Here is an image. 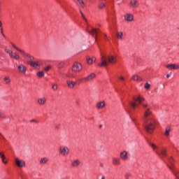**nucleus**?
<instances>
[{"label":"nucleus","instance_id":"obj_1","mask_svg":"<svg viewBox=\"0 0 179 179\" xmlns=\"http://www.w3.org/2000/svg\"><path fill=\"white\" fill-rule=\"evenodd\" d=\"M136 101L138 104H141L144 111V118L146 121V125L145 129L148 134H152L155 127L157 125V121L152 117V113L150 108L148 107V103L145 101V99L141 95H138L133 98L132 101H129V104L133 110H135L137 106Z\"/></svg>","mask_w":179,"mask_h":179},{"label":"nucleus","instance_id":"obj_2","mask_svg":"<svg viewBox=\"0 0 179 179\" xmlns=\"http://www.w3.org/2000/svg\"><path fill=\"white\" fill-rule=\"evenodd\" d=\"M101 62L99 64V66H107V65L110 63V64H115L117 62V58L115 56H113L112 55H109L106 57L102 55L101 53Z\"/></svg>","mask_w":179,"mask_h":179},{"label":"nucleus","instance_id":"obj_3","mask_svg":"<svg viewBox=\"0 0 179 179\" xmlns=\"http://www.w3.org/2000/svg\"><path fill=\"white\" fill-rule=\"evenodd\" d=\"M150 146L152 148L154 152L158 155V156H159V157H162V156H166V150L165 148H162L161 150V152H158V147L157 145H155L153 143L150 144Z\"/></svg>","mask_w":179,"mask_h":179},{"label":"nucleus","instance_id":"obj_4","mask_svg":"<svg viewBox=\"0 0 179 179\" xmlns=\"http://www.w3.org/2000/svg\"><path fill=\"white\" fill-rule=\"evenodd\" d=\"M28 64L31 66H32L35 69H38V68H40L41 66L43 65V60H38V59H36L34 61L31 60V61L28 62Z\"/></svg>","mask_w":179,"mask_h":179},{"label":"nucleus","instance_id":"obj_5","mask_svg":"<svg viewBox=\"0 0 179 179\" xmlns=\"http://www.w3.org/2000/svg\"><path fill=\"white\" fill-rule=\"evenodd\" d=\"M82 69H83V66L81 64L76 62L73 64L71 70L73 72H80L82 70Z\"/></svg>","mask_w":179,"mask_h":179},{"label":"nucleus","instance_id":"obj_6","mask_svg":"<svg viewBox=\"0 0 179 179\" xmlns=\"http://www.w3.org/2000/svg\"><path fill=\"white\" fill-rule=\"evenodd\" d=\"M59 153L62 156H67L69 153V148L66 146H61L59 148Z\"/></svg>","mask_w":179,"mask_h":179},{"label":"nucleus","instance_id":"obj_7","mask_svg":"<svg viewBox=\"0 0 179 179\" xmlns=\"http://www.w3.org/2000/svg\"><path fill=\"white\" fill-rule=\"evenodd\" d=\"M6 52L8 54L10 57V58H14V59H19L20 57L17 54L13 52V51L8 49H5Z\"/></svg>","mask_w":179,"mask_h":179},{"label":"nucleus","instance_id":"obj_8","mask_svg":"<svg viewBox=\"0 0 179 179\" xmlns=\"http://www.w3.org/2000/svg\"><path fill=\"white\" fill-rule=\"evenodd\" d=\"M120 157L122 160L126 161L128 159V152L125 150L122 151L120 154Z\"/></svg>","mask_w":179,"mask_h":179},{"label":"nucleus","instance_id":"obj_9","mask_svg":"<svg viewBox=\"0 0 179 179\" xmlns=\"http://www.w3.org/2000/svg\"><path fill=\"white\" fill-rule=\"evenodd\" d=\"M166 67L169 69H179V66L178 64H167L166 66Z\"/></svg>","mask_w":179,"mask_h":179},{"label":"nucleus","instance_id":"obj_10","mask_svg":"<svg viewBox=\"0 0 179 179\" xmlns=\"http://www.w3.org/2000/svg\"><path fill=\"white\" fill-rule=\"evenodd\" d=\"M45 103H47V99H45V97L40 98L38 99V104H39V106H44Z\"/></svg>","mask_w":179,"mask_h":179},{"label":"nucleus","instance_id":"obj_11","mask_svg":"<svg viewBox=\"0 0 179 179\" xmlns=\"http://www.w3.org/2000/svg\"><path fill=\"white\" fill-rule=\"evenodd\" d=\"M112 163L113 164H114V166H120V159L118 157H113V160H112Z\"/></svg>","mask_w":179,"mask_h":179},{"label":"nucleus","instance_id":"obj_12","mask_svg":"<svg viewBox=\"0 0 179 179\" xmlns=\"http://www.w3.org/2000/svg\"><path fill=\"white\" fill-rule=\"evenodd\" d=\"M124 20L128 22H131L134 20V16L133 15L130 14V13H127L125 16H124Z\"/></svg>","mask_w":179,"mask_h":179},{"label":"nucleus","instance_id":"obj_13","mask_svg":"<svg viewBox=\"0 0 179 179\" xmlns=\"http://www.w3.org/2000/svg\"><path fill=\"white\" fill-rule=\"evenodd\" d=\"M105 106H106V102L104 101H102L97 103L96 108L101 110L102 108H104Z\"/></svg>","mask_w":179,"mask_h":179},{"label":"nucleus","instance_id":"obj_14","mask_svg":"<svg viewBox=\"0 0 179 179\" xmlns=\"http://www.w3.org/2000/svg\"><path fill=\"white\" fill-rule=\"evenodd\" d=\"M129 6L134 8H136L138 6V2L136 0H131L130 1Z\"/></svg>","mask_w":179,"mask_h":179},{"label":"nucleus","instance_id":"obj_15","mask_svg":"<svg viewBox=\"0 0 179 179\" xmlns=\"http://www.w3.org/2000/svg\"><path fill=\"white\" fill-rule=\"evenodd\" d=\"M80 164V161L79 159H75L71 162L72 167L76 168L78 167Z\"/></svg>","mask_w":179,"mask_h":179},{"label":"nucleus","instance_id":"obj_16","mask_svg":"<svg viewBox=\"0 0 179 179\" xmlns=\"http://www.w3.org/2000/svg\"><path fill=\"white\" fill-rule=\"evenodd\" d=\"M66 84L68 85V87L71 89L73 88L74 86L76 85V83L74 81H71V80H68L66 82Z\"/></svg>","mask_w":179,"mask_h":179},{"label":"nucleus","instance_id":"obj_17","mask_svg":"<svg viewBox=\"0 0 179 179\" xmlns=\"http://www.w3.org/2000/svg\"><path fill=\"white\" fill-rule=\"evenodd\" d=\"M96 75L94 73H91L89 76H87V77H85L84 79L87 81H90L92 80H93L95 78Z\"/></svg>","mask_w":179,"mask_h":179},{"label":"nucleus","instance_id":"obj_18","mask_svg":"<svg viewBox=\"0 0 179 179\" xmlns=\"http://www.w3.org/2000/svg\"><path fill=\"white\" fill-rule=\"evenodd\" d=\"M131 79L134 81H142L143 78L138 75H133Z\"/></svg>","mask_w":179,"mask_h":179},{"label":"nucleus","instance_id":"obj_19","mask_svg":"<svg viewBox=\"0 0 179 179\" xmlns=\"http://www.w3.org/2000/svg\"><path fill=\"white\" fill-rule=\"evenodd\" d=\"M15 163L17 167H23V162H22V160L19 159L18 158L15 159Z\"/></svg>","mask_w":179,"mask_h":179},{"label":"nucleus","instance_id":"obj_20","mask_svg":"<svg viewBox=\"0 0 179 179\" xmlns=\"http://www.w3.org/2000/svg\"><path fill=\"white\" fill-rule=\"evenodd\" d=\"M48 162V158L47 157H43L41 158L40 160V164H45Z\"/></svg>","mask_w":179,"mask_h":179},{"label":"nucleus","instance_id":"obj_21","mask_svg":"<svg viewBox=\"0 0 179 179\" xmlns=\"http://www.w3.org/2000/svg\"><path fill=\"white\" fill-rule=\"evenodd\" d=\"M172 131V128L171 127H167L165 130V135H169Z\"/></svg>","mask_w":179,"mask_h":179},{"label":"nucleus","instance_id":"obj_22","mask_svg":"<svg viewBox=\"0 0 179 179\" xmlns=\"http://www.w3.org/2000/svg\"><path fill=\"white\" fill-rule=\"evenodd\" d=\"M3 80L6 83V85H9V83H10V78L8 76L4 77Z\"/></svg>","mask_w":179,"mask_h":179},{"label":"nucleus","instance_id":"obj_23","mask_svg":"<svg viewBox=\"0 0 179 179\" xmlns=\"http://www.w3.org/2000/svg\"><path fill=\"white\" fill-rule=\"evenodd\" d=\"M0 157L3 162V163H4V164H6L7 162L5 160V155H3V152H0Z\"/></svg>","mask_w":179,"mask_h":179},{"label":"nucleus","instance_id":"obj_24","mask_svg":"<svg viewBox=\"0 0 179 179\" xmlns=\"http://www.w3.org/2000/svg\"><path fill=\"white\" fill-rule=\"evenodd\" d=\"M24 55L25 57L29 58L31 61L34 60V57L30 55V54L24 53Z\"/></svg>","mask_w":179,"mask_h":179},{"label":"nucleus","instance_id":"obj_25","mask_svg":"<svg viewBox=\"0 0 179 179\" xmlns=\"http://www.w3.org/2000/svg\"><path fill=\"white\" fill-rule=\"evenodd\" d=\"M169 170L172 172V173L175 176L176 179H179L178 177L177 176L176 172L173 170V167L169 166Z\"/></svg>","mask_w":179,"mask_h":179},{"label":"nucleus","instance_id":"obj_26","mask_svg":"<svg viewBox=\"0 0 179 179\" xmlns=\"http://www.w3.org/2000/svg\"><path fill=\"white\" fill-rule=\"evenodd\" d=\"M169 163H170V164H171V166L168 165V167H169H169H173V169H174V166H173V163H174V159H173L172 157H170L169 159Z\"/></svg>","mask_w":179,"mask_h":179},{"label":"nucleus","instance_id":"obj_27","mask_svg":"<svg viewBox=\"0 0 179 179\" xmlns=\"http://www.w3.org/2000/svg\"><path fill=\"white\" fill-rule=\"evenodd\" d=\"M86 59L89 64H92L94 62V59L90 58V57H87Z\"/></svg>","mask_w":179,"mask_h":179},{"label":"nucleus","instance_id":"obj_28","mask_svg":"<svg viewBox=\"0 0 179 179\" xmlns=\"http://www.w3.org/2000/svg\"><path fill=\"white\" fill-rule=\"evenodd\" d=\"M88 33L92 35L96 34L97 30L96 29H92V31H89Z\"/></svg>","mask_w":179,"mask_h":179},{"label":"nucleus","instance_id":"obj_29","mask_svg":"<svg viewBox=\"0 0 179 179\" xmlns=\"http://www.w3.org/2000/svg\"><path fill=\"white\" fill-rule=\"evenodd\" d=\"M37 76L39 77V78H41L43 76H44V71H39L37 73Z\"/></svg>","mask_w":179,"mask_h":179},{"label":"nucleus","instance_id":"obj_30","mask_svg":"<svg viewBox=\"0 0 179 179\" xmlns=\"http://www.w3.org/2000/svg\"><path fill=\"white\" fill-rule=\"evenodd\" d=\"M52 89L53 90H55V91H57V90H58V85H57V84H53V85H52Z\"/></svg>","mask_w":179,"mask_h":179},{"label":"nucleus","instance_id":"obj_31","mask_svg":"<svg viewBox=\"0 0 179 179\" xmlns=\"http://www.w3.org/2000/svg\"><path fill=\"white\" fill-rule=\"evenodd\" d=\"M123 34L122 32H119L117 34V38L122 39V38Z\"/></svg>","mask_w":179,"mask_h":179},{"label":"nucleus","instance_id":"obj_32","mask_svg":"<svg viewBox=\"0 0 179 179\" xmlns=\"http://www.w3.org/2000/svg\"><path fill=\"white\" fill-rule=\"evenodd\" d=\"M144 87L147 90H149L150 88V84H149L148 83H146L144 85Z\"/></svg>","mask_w":179,"mask_h":179},{"label":"nucleus","instance_id":"obj_33","mask_svg":"<svg viewBox=\"0 0 179 179\" xmlns=\"http://www.w3.org/2000/svg\"><path fill=\"white\" fill-rule=\"evenodd\" d=\"M29 122H31V124L33 122H34L35 124H38L39 122H38V120H37L36 119H32L29 121Z\"/></svg>","mask_w":179,"mask_h":179},{"label":"nucleus","instance_id":"obj_34","mask_svg":"<svg viewBox=\"0 0 179 179\" xmlns=\"http://www.w3.org/2000/svg\"><path fill=\"white\" fill-rule=\"evenodd\" d=\"M77 1L80 4L82 8H83L85 6V3L82 0H77Z\"/></svg>","mask_w":179,"mask_h":179},{"label":"nucleus","instance_id":"obj_35","mask_svg":"<svg viewBox=\"0 0 179 179\" xmlns=\"http://www.w3.org/2000/svg\"><path fill=\"white\" fill-rule=\"evenodd\" d=\"M105 7V4L103 3H100L99 5V8L100 9H102Z\"/></svg>","mask_w":179,"mask_h":179},{"label":"nucleus","instance_id":"obj_36","mask_svg":"<svg viewBox=\"0 0 179 179\" xmlns=\"http://www.w3.org/2000/svg\"><path fill=\"white\" fill-rule=\"evenodd\" d=\"M18 70L20 71V72H23V66L22 65L18 66Z\"/></svg>","mask_w":179,"mask_h":179},{"label":"nucleus","instance_id":"obj_37","mask_svg":"<svg viewBox=\"0 0 179 179\" xmlns=\"http://www.w3.org/2000/svg\"><path fill=\"white\" fill-rule=\"evenodd\" d=\"M51 66H48L47 67H45V69H44V70H45V71H50V69H51Z\"/></svg>","mask_w":179,"mask_h":179},{"label":"nucleus","instance_id":"obj_38","mask_svg":"<svg viewBox=\"0 0 179 179\" xmlns=\"http://www.w3.org/2000/svg\"><path fill=\"white\" fill-rule=\"evenodd\" d=\"M130 176V174H129V173H126L125 175H124V178H125V179H129V177Z\"/></svg>","mask_w":179,"mask_h":179},{"label":"nucleus","instance_id":"obj_39","mask_svg":"<svg viewBox=\"0 0 179 179\" xmlns=\"http://www.w3.org/2000/svg\"><path fill=\"white\" fill-rule=\"evenodd\" d=\"M0 117H1V118H5V115H3V113L0 112Z\"/></svg>","mask_w":179,"mask_h":179},{"label":"nucleus","instance_id":"obj_40","mask_svg":"<svg viewBox=\"0 0 179 179\" xmlns=\"http://www.w3.org/2000/svg\"><path fill=\"white\" fill-rule=\"evenodd\" d=\"M80 13H81V15H82L83 18L87 22V20H86V18L85 17V16H84V15L83 14V13H82L81 11H80Z\"/></svg>","mask_w":179,"mask_h":179},{"label":"nucleus","instance_id":"obj_41","mask_svg":"<svg viewBox=\"0 0 179 179\" xmlns=\"http://www.w3.org/2000/svg\"><path fill=\"white\" fill-rule=\"evenodd\" d=\"M131 121L134 122V124H135V125H136V119L132 118Z\"/></svg>","mask_w":179,"mask_h":179},{"label":"nucleus","instance_id":"obj_42","mask_svg":"<svg viewBox=\"0 0 179 179\" xmlns=\"http://www.w3.org/2000/svg\"><path fill=\"white\" fill-rule=\"evenodd\" d=\"M59 127H60V124H56L55 125L56 129H59Z\"/></svg>","mask_w":179,"mask_h":179},{"label":"nucleus","instance_id":"obj_43","mask_svg":"<svg viewBox=\"0 0 179 179\" xmlns=\"http://www.w3.org/2000/svg\"><path fill=\"white\" fill-rule=\"evenodd\" d=\"M118 78H119L120 80H124V77H122V76L119 77Z\"/></svg>","mask_w":179,"mask_h":179},{"label":"nucleus","instance_id":"obj_44","mask_svg":"<svg viewBox=\"0 0 179 179\" xmlns=\"http://www.w3.org/2000/svg\"><path fill=\"white\" fill-rule=\"evenodd\" d=\"M15 50H17V51H20V52H22V50L19 49V48H15Z\"/></svg>","mask_w":179,"mask_h":179},{"label":"nucleus","instance_id":"obj_45","mask_svg":"<svg viewBox=\"0 0 179 179\" xmlns=\"http://www.w3.org/2000/svg\"><path fill=\"white\" fill-rule=\"evenodd\" d=\"M27 69L26 68V66H23V71H24V72L26 71Z\"/></svg>","mask_w":179,"mask_h":179},{"label":"nucleus","instance_id":"obj_46","mask_svg":"<svg viewBox=\"0 0 179 179\" xmlns=\"http://www.w3.org/2000/svg\"><path fill=\"white\" fill-rule=\"evenodd\" d=\"M102 127H103V125L102 124H99V129H101Z\"/></svg>","mask_w":179,"mask_h":179},{"label":"nucleus","instance_id":"obj_47","mask_svg":"<svg viewBox=\"0 0 179 179\" xmlns=\"http://www.w3.org/2000/svg\"><path fill=\"white\" fill-rule=\"evenodd\" d=\"M1 34H2V36H3L5 37V34H3V31H1Z\"/></svg>","mask_w":179,"mask_h":179},{"label":"nucleus","instance_id":"obj_48","mask_svg":"<svg viewBox=\"0 0 179 179\" xmlns=\"http://www.w3.org/2000/svg\"><path fill=\"white\" fill-rule=\"evenodd\" d=\"M1 34H2V36H3L5 37V34H3V31H1Z\"/></svg>","mask_w":179,"mask_h":179},{"label":"nucleus","instance_id":"obj_49","mask_svg":"<svg viewBox=\"0 0 179 179\" xmlns=\"http://www.w3.org/2000/svg\"><path fill=\"white\" fill-rule=\"evenodd\" d=\"M13 48H17V47H16V45H15L14 44H13Z\"/></svg>","mask_w":179,"mask_h":179},{"label":"nucleus","instance_id":"obj_50","mask_svg":"<svg viewBox=\"0 0 179 179\" xmlns=\"http://www.w3.org/2000/svg\"><path fill=\"white\" fill-rule=\"evenodd\" d=\"M0 27H2V22L0 21Z\"/></svg>","mask_w":179,"mask_h":179},{"label":"nucleus","instance_id":"obj_51","mask_svg":"<svg viewBox=\"0 0 179 179\" xmlns=\"http://www.w3.org/2000/svg\"><path fill=\"white\" fill-rule=\"evenodd\" d=\"M170 77V75L169 74H167L166 75V78H169Z\"/></svg>","mask_w":179,"mask_h":179},{"label":"nucleus","instance_id":"obj_52","mask_svg":"<svg viewBox=\"0 0 179 179\" xmlns=\"http://www.w3.org/2000/svg\"><path fill=\"white\" fill-rule=\"evenodd\" d=\"M92 59H93V62H95V60H96V58H95V57H93V58H92Z\"/></svg>","mask_w":179,"mask_h":179},{"label":"nucleus","instance_id":"obj_53","mask_svg":"<svg viewBox=\"0 0 179 179\" xmlns=\"http://www.w3.org/2000/svg\"><path fill=\"white\" fill-rule=\"evenodd\" d=\"M78 81L79 83H80V82L82 81V80H78Z\"/></svg>","mask_w":179,"mask_h":179},{"label":"nucleus","instance_id":"obj_54","mask_svg":"<svg viewBox=\"0 0 179 179\" xmlns=\"http://www.w3.org/2000/svg\"><path fill=\"white\" fill-rule=\"evenodd\" d=\"M101 179H105V177L104 176L101 177Z\"/></svg>","mask_w":179,"mask_h":179},{"label":"nucleus","instance_id":"obj_55","mask_svg":"<svg viewBox=\"0 0 179 179\" xmlns=\"http://www.w3.org/2000/svg\"><path fill=\"white\" fill-rule=\"evenodd\" d=\"M66 76L67 77H70V76H69V75H68V74H66Z\"/></svg>","mask_w":179,"mask_h":179},{"label":"nucleus","instance_id":"obj_56","mask_svg":"<svg viewBox=\"0 0 179 179\" xmlns=\"http://www.w3.org/2000/svg\"><path fill=\"white\" fill-rule=\"evenodd\" d=\"M19 174H20V176H22V173H20V172H19Z\"/></svg>","mask_w":179,"mask_h":179},{"label":"nucleus","instance_id":"obj_57","mask_svg":"<svg viewBox=\"0 0 179 179\" xmlns=\"http://www.w3.org/2000/svg\"><path fill=\"white\" fill-rule=\"evenodd\" d=\"M23 164H24H24H26L24 162Z\"/></svg>","mask_w":179,"mask_h":179},{"label":"nucleus","instance_id":"obj_58","mask_svg":"<svg viewBox=\"0 0 179 179\" xmlns=\"http://www.w3.org/2000/svg\"><path fill=\"white\" fill-rule=\"evenodd\" d=\"M96 39V37H95V40Z\"/></svg>","mask_w":179,"mask_h":179},{"label":"nucleus","instance_id":"obj_59","mask_svg":"<svg viewBox=\"0 0 179 179\" xmlns=\"http://www.w3.org/2000/svg\"><path fill=\"white\" fill-rule=\"evenodd\" d=\"M151 179H153V178H151Z\"/></svg>","mask_w":179,"mask_h":179}]
</instances>
